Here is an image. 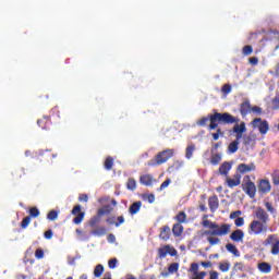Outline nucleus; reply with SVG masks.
I'll return each instance as SVG.
<instances>
[{
	"instance_id": "nucleus-1",
	"label": "nucleus",
	"mask_w": 279,
	"mask_h": 279,
	"mask_svg": "<svg viewBox=\"0 0 279 279\" xmlns=\"http://www.w3.org/2000/svg\"><path fill=\"white\" fill-rule=\"evenodd\" d=\"M202 226L203 228H208V230L202 232V236H207L209 245H219V243H221V239L218 236H227V234H230V230L232 229V225H219L208 220V215L203 216Z\"/></svg>"
},
{
	"instance_id": "nucleus-2",
	"label": "nucleus",
	"mask_w": 279,
	"mask_h": 279,
	"mask_svg": "<svg viewBox=\"0 0 279 279\" xmlns=\"http://www.w3.org/2000/svg\"><path fill=\"white\" fill-rule=\"evenodd\" d=\"M209 130H217L218 123H239V118L233 117L230 113H219L216 112L215 114L209 116Z\"/></svg>"
},
{
	"instance_id": "nucleus-3",
	"label": "nucleus",
	"mask_w": 279,
	"mask_h": 279,
	"mask_svg": "<svg viewBox=\"0 0 279 279\" xmlns=\"http://www.w3.org/2000/svg\"><path fill=\"white\" fill-rule=\"evenodd\" d=\"M267 230H269V226L265 225L260 220H252L247 228V233L251 236H258L259 234L267 233Z\"/></svg>"
},
{
	"instance_id": "nucleus-4",
	"label": "nucleus",
	"mask_w": 279,
	"mask_h": 279,
	"mask_svg": "<svg viewBox=\"0 0 279 279\" xmlns=\"http://www.w3.org/2000/svg\"><path fill=\"white\" fill-rule=\"evenodd\" d=\"M169 158H173V149H166L158 153L154 159L148 161V167L165 165Z\"/></svg>"
},
{
	"instance_id": "nucleus-5",
	"label": "nucleus",
	"mask_w": 279,
	"mask_h": 279,
	"mask_svg": "<svg viewBox=\"0 0 279 279\" xmlns=\"http://www.w3.org/2000/svg\"><path fill=\"white\" fill-rule=\"evenodd\" d=\"M242 189L244 193H246L247 196L251 198L256 197V184L252 182V179H250V175L244 177L242 182Z\"/></svg>"
},
{
	"instance_id": "nucleus-6",
	"label": "nucleus",
	"mask_w": 279,
	"mask_h": 279,
	"mask_svg": "<svg viewBox=\"0 0 279 279\" xmlns=\"http://www.w3.org/2000/svg\"><path fill=\"white\" fill-rule=\"evenodd\" d=\"M187 271L190 279H205L208 275L206 271H199V264L197 263H192Z\"/></svg>"
},
{
	"instance_id": "nucleus-7",
	"label": "nucleus",
	"mask_w": 279,
	"mask_h": 279,
	"mask_svg": "<svg viewBox=\"0 0 279 279\" xmlns=\"http://www.w3.org/2000/svg\"><path fill=\"white\" fill-rule=\"evenodd\" d=\"M251 125L254 130H258L260 134H267V132H269V122H267V120L255 118L251 122Z\"/></svg>"
},
{
	"instance_id": "nucleus-8",
	"label": "nucleus",
	"mask_w": 279,
	"mask_h": 279,
	"mask_svg": "<svg viewBox=\"0 0 279 279\" xmlns=\"http://www.w3.org/2000/svg\"><path fill=\"white\" fill-rule=\"evenodd\" d=\"M266 245H271V254L278 256L279 254V238L276 234H270L266 239Z\"/></svg>"
},
{
	"instance_id": "nucleus-9",
	"label": "nucleus",
	"mask_w": 279,
	"mask_h": 279,
	"mask_svg": "<svg viewBox=\"0 0 279 279\" xmlns=\"http://www.w3.org/2000/svg\"><path fill=\"white\" fill-rule=\"evenodd\" d=\"M255 217L257 221H260L262 223L266 225L269 223V214L263 209V207H257L255 209Z\"/></svg>"
},
{
	"instance_id": "nucleus-10",
	"label": "nucleus",
	"mask_w": 279,
	"mask_h": 279,
	"mask_svg": "<svg viewBox=\"0 0 279 279\" xmlns=\"http://www.w3.org/2000/svg\"><path fill=\"white\" fill-rule=\"evenodd\" d=\"M167 254H170V256H175L178 251H175L171 245H165L158 250L159 258H167Z\"/></svg>"
},
{
	"instance_id": "nucleus-11",
	"label": "nucleus",
	"mask_w": 279,
	"mask_h": 279,
	"mask_svg": "<svg viewBox=\"0 0 279 279\" xmlns=\"http://www.w3.org/2000/svg\"><path fill=\"white\" fill-rule=\"evenodd\" d=\"M72 215H75L76 217L73 219V223H75L76 226H80V223H82V221L84 220V213H82V206L76 205L73 209H72Z\"/></svg>"
},
{
	"instance_id": "nucleus-12",
	"label": "nucleus",
	"mask_w": 279,
	"mask_h": 279,
	"mask_svg": "<svg viewBox=\"0 0 279 279\" xmlns=\"http://www.w3.org/2000/svg\"><path fill=\"white\" fill-rule=\"evenodd\" d=\"M238 171L241 173H250V171H256V165H254V162H251L248 165L240 163L238 166Z\"/></svg>"
},
{
	"instance_id": "nucleus-13",
	"label": "nucleus",
	"mask_w": 279,
	"mask_h": 279,
	"mask_svg": "<svg viewBox=\"0 0 279 279\" xmlns=\"http://www.w3.org/2000/svg\"><path fill=\"white\" fill-rule=\"evenodd\" d=\"M244 236L245 233L241 229H238L230 234L231 241H234L235 243H242Z\"/></svg>"
},
{
	"instance_id": "nucleus-14",
	"label": "nucleus",
	"mask_w": 279,
	"mask_h": 279,
	"mask_svg": "<svg viewBox=\"0 0 279 279\" xmlns=\"http://www.w3.org/2000/svg\"><path fill=\"white\" fill-rule=\"evenodd\" d=\"M180 269V264L178 263H172L168 267V271H162L161 276L162 278H169L170 274H177V271Z\"/></svg>"
},
{
	"instance_id": "nucleus-15",
	"label": "nucleus",
	"mask_w": 279,
	"mask_h": 279,
	"mask_svg": "<svg viewBox=\"0 0 279 279\" xmlns=\"http://www.w3.org/2000/svg\"><path fill=\"white\" fill-rule=\"evenodd\" d=\"M226 182L230 189L239 186V184H241V174H234L232 179L227 177Z\"/></svg>"
},
{
	"instance_id": "nucleus-16",
	"label": "nucleus",
	"mask_w": 279,
	"mask_h": 279,
	"mask_svg": "<svg viewBox=\"0 0 279 279\" xmlns=\"http://www.w3.org/2000/svg\"><path fill=\"white\" fill-rule=\"evenodd\" d=\"M240 112L242 117H247V114L252 112V105L250 104V100H245L244 102L241 104Z\"/></svg>"
},
{
	"instance_id": "nucleus-17",
	"label": "nucleus",
	"mask_w": 279,
	"mask_h": 279,
	"mask_svg": "<svg viewBox=\"0 0 279 279\" xmlns=\"http://www.w3.org/2000/svg\"><path fill=\"white\" fill-rule=\"evenodd\" d=\"M208 206H209L211 213H215L217 210V208H219V197H217V195L209 197Z\"/></svg>"
},
{
	"instance_id": "nucleus-18",
	"label": "nucleus",
	"mask_w": 279,
	"mask_h": 279,
	"mask_svg": "<svg viewBox=\"0 0 279 279\" xmlns=\"http://www.w3.org/2000/svg\"><path fill=\"white\" fill-rule=\"evenodd\" d=\"M260 193H269L271 191V184L268 180H262L258 187Z\"/></svg>"
},
{
	"instance_id": "nucleus-19",
	"label": "nucleus",
	"mask_w": 279,
	"mask_h": 279,
	"mask_svg": "<svg viewBox=\"0 0 279 279\" xmlns=\"http://www.w3.org/2000/svg\"><path fill=\"white\" fill-rule=\"evenodd\" d=\"M169 236H171V229L167 226H163L161 228L159 239H162V241H169Z\"/></svg>"
},
{
	"instance_id": "nucleus-20",
	"label": "nucleus",
	"mask_w": 279,
	"mask_h": 279,
	"mask_svg": "<svg viewBox=\"0 0 279 279\" xmlns=\"http://www.w3.org/2000/svg\"><path fill=\"white\" fill-rule=\"evenodd\" d=\"M257 269L262 271V274H270L271 272V265L266 262H262L257 264Z\"/></svg>"
},
{
	"instance_id": "nucleus-21",
	"label": "nucleus",
	"mask_w": 279,
	"mask_h": 279,
	"mask_svg": "<svg viewBox=\"0 0 279 279\" xmlns=\"http://www.w3.org/2000/svg\"><path fill=\"white\" fill-rule=\"evenodd\" d=\"M141 184H144L145 186H151L154 182V178H151V174H144L140 178Z\"/></svg>"
},
{
	"instance_id": "nucleus-22",
	"label": "nucleus",
	"mask_w": 279,
	"mask_h": 279,
	"mask_svg": "<svg viewBox=\"0 0 279 279\" xmlns=\"http://www.w3.org/2000/svg\"><path fill=\"white\" fill-rule=\"evenodd\" d=\"M141 206H143V203L141 201L133 203L129 208L130 215H136V213L141 210Z\"/></svg>"
},
{
	"instance_id": "nucleus-23",
	"label": "nucleus",
	"mask_w": 279,
	"mask_h": 279,
	"mask_svg": "<svg viewBox=\"0 0 279 279\" xmlns=\"http://www.w3.org/2000/svg\"><path fill=\"white\" fill-rule=\"evenodd\" d=\"M230 169H232V166L229 162H223L220 167H219V173L220 175H228V173L230 172Z\"/></svg>"
},
{
	"instance_id": "nucleus-24",
	"label": "nucleus",
	"mask_w": 279,
	"mask_h": 279,
	"mask_svg": "<svg viewBox=\"0 0 279 279\" xmlns=\"http://www.w3.org/2000/svg\"><path fill=\"white\" fill-rule=\"evenodd\" d=\"M226 250L227 252H230V254H233V256H235L236 258L241 256V253H239V248H236L232 243L227 244Z\"/></svg>"
},
{
	"instance_id": "nucleus-25",
	"label": "nucleus",
	"mask_w": 279,
	"mask_h": 279,
	"mask_svg": "<svg viewBox=\"0 0 279 279\" xmlns=\"http://www.w3.org/2000/svg\"><path fill=\"white\" fill-rule=\"evenodd\" d=\"M246 128H245V122H241L240 124H235L233 126V132L234 134H243L244 132H246Z\"/></svg>"
},
{
	"instance_id": "nucleus-26",
	"label": "nucleus",
	"mask_w": 279,
	"mask_h": 279,
	"mask_svg": "<svg viewBox=\"0 0 279 279\" xmlns=\"http://www.w3.org/2000/svg\"><path fill=\"white\" fill-rule=\"evenodd\" d=\"M193 151H195V144L187 145L185 149V157L187 158V160H191V158H193Z\"/></svg>"
},
{
	"instance_id": "nucleus-27",
	"label": "nucleus",
	"mask_w": 279,
	"mask_h": 279,
	"mask_svg": "<svg viewBox=\"0 0 279 279\" xmlns=\"http://www.w3.org/2000/svg\"><path fill=\"white\" fill-rule=\"evenodd\" d=\"M172 232H173L174 236H180V234H182V232H184V227H182V225H180V223H177L173 226Z\"/></svg>"
},
{
	"instance_id": "nucleus-28",
	"label": "nucleus",
	"mask_w": 279,
	"mask_h": 279,
	"mask_svg": "<svg viewBox=\"0 0 279 279\" xmlns=\"http://www.w3.org/2000/svg\"><path fill=\"white\" fill-rule=\"evenodd\" d=\"M218 269L223 274L230 271V262H221L218 264Z\"/></svg>"
},
{
	"instance_id": "nucleus-29",
	"label": "nucleus",
	"mask_w": 279,
	"mask_h": 279,
	"mask_svg": "<svg viewBox=\"0 0 279 279\" xmlns=\"http://www.w3.org/2000/svg\"><path fill=\"white\" fill-rule=\"evenodd\" d=\"M104 275V265L98 264L94 269V276L95 278H101Z\"/></svg>"
},
{
	"instance_id": "nucleus-30",
	"label": "nucleus",
	"mask_w": 279,
	"mask_h": 279,
	"mask_svg": "<svg viewBox=\"0 0 279 279\" xmlns=\"http://www.w3.org/2000/svg\"><path fill=\"white\" fill-rule=\"evenodd\" d=\"M228 149H229V153H230V154H236V151H239V141L232 142V143L229 145Z\"/></svg>"
},
{
	"instance_id": "nucleus-31",
	"label": "nucleus",
	"mask_w": 279,
	"mask_h": 279,
	"mask_svg": "<svg viewBox=\"0 0 279 279\" xmlns=\"http://www.w3.org/2000/svg\"><path fill=\"white\" fill-rule=\"evenodd\" d=\"M126 189H129V191H136V180L130 178L126 182Z\"/></svg>"
},
{
	"instance_id": "nucleus-32",
	"label": "nucleus",
	"mask_w": 279,
	"mask_h": 279,
	"mask_svg": "<svg viewBox=\"0 0 279 279\" xmlns=\"http://www.w3.org/2000/svg\"><path fill=\"white\" fill-rule=\"evenodd\" d=\"M177 221L179 223H186V213L184 211H180L177 217H175Z\"/></svg>"
},
{
	"instance_id": "nucleus-33",
	"label": "nucleus",
	"mask_w": 279,
	"mask_h": 279,
	"mask_svg": "<svg viewBox=\"0 0 279 279\" xmlns=\"http://www.w3.org/2000/svg\"><path fill=\"white\" fill-rule=\"evenodd\" d=\"M271 108L272 110H279V94L271 100Z\"/></svg>"
},
{
	"instance_id": "nucleus-34",
	"label": "nucleus",
	"mask_w": 279,
	"mask_h": 279,
	"mask_svg": "<svg viewBox=\"0 0 279 279\" xmlns=\"http://www.w3.org/2000/svg\"><path fill=\"white\" fill-rule=\"evenodd\" d=\"M93 234H95L96 236H104V234H106V228L99 227L93 231Z\"/></svg>"
},
{
	"instance_id": "nucleus-35",
	"label": "nucleus",
	"mask_w": 279,
	"mask_h": 279,
	"mask_svg": "<svg viewBox=\"0 0 279 279\" xmlns=\"http://www.w3.org/2000/svg\"><path fill=\"white\" fill-rule=\"evenodd\" d=\"M114 165V160L112 159V157H108L105 161V169H107L108 171H110V169H112V166Z\"/></svg>"
},
{
	"instance_id": "nucleus-36",
	"label": "nucleus",
	"mask_w": 279,
	"mask_h": 279,
	"mask_svg": "<svg viewBox=\"0 0 279 279\" xmlns=\"http://www.w3.org/2000/svg\"><path fill=\"white\" fill-rule=\"evenodd\" d=\"M221 93H223V95H230V93H232V85L225 84L221 88Z\"/></svg>"
},
{
	"instance_id": "nucleus-37",
	"label": "nucleus",
	"mask_w": 279,
	"mask_h": 279,
	"mask_svg": "<svg viewBox=\"0 0 279 279\" xmlns=\"http://www.w3.org/2000/svg\"><path fill=\"white\" fill-rule=\"evenodd\" d=\"M28 213H29L28 217H34V218L40 217V210H38L36 207H32Z\"/></svg>"
},
{
	"instance_id": "nucleus-38",
	"label": "nucleus",
	"mask_w": 279,
	"mask_h": 279,
	"mask_svg": "<svg viewBox=\"0 0 279 279\" xmlns=\"http://www.w3.org/2000/svg\"><path fill=\"white\" fill-rule=\"evenodd\" d=\"M253 51L254 49L252 48V46H244L242 49L243 56H252Z\"/></svg>"
},
{
	"instance_id": "nucleus-39",
	"label": "nucleus",
	"mask_w": 279,
	"mask_h": 279,
	"mask_svg": "<svg viewBox=\"0 0 279 279\" xmlns=\"http://www.w3.org/2000/svg\"><path fill=\"white\" fill-rule=\"evenodd\" d=\"M47 218L50 221H56V219H58V211H56V210L49 211Z\"/></svg>"
},
{
	"instance_id": "nucleus-40",
	"label": "nucleus",
	"mask_w": 279,
	"mask_h": 279,
	"mask_svg": "<svg viewBox=\"0 0 279 279\" xmlns=\"http://www.w3.org/2000/svg\"><path fill=\"white\" fill-rule=\"evenodd\" d=\"M29 223H32V217L27 216L22 220L21 227L25 229Z\"/></svg>"
},
{
	"instance_id": "nucleus-41",
	"label": "nucleus",
	"mask_w": 279,
	"mask_h": 279,
	"mask_svg": "<svg viewBox=\"0 0 279 279\" xmlns=\"http://www.w3.org/2000/svg\"><path fill=\"white\" fill-rule=\"evenodd\" d=\"M117 263H119V260L117 258L109 259V262H108L109 269H117Z\"/></svg>"
},
{
	"instance_id": "nucleus-42",
	"label": "nucleus",
	"mask_w": 279,
	"mask_h": 279,
	"mask_svg": "<svg viewBox=\"0 0 279 279\" xmlns=\"http://www.w3.org/2000/svg\"><path fill=\"white\" fill-rule=\"evenodd\" d=\"M221 162V155L216 154L211 157V165H219Z\"/></svg>"
},
{
	"instance_id": "nucleus-43",
	"label": "nucleus",
	"mask_w": 279,
	"mask_h": 279,
	"mask_svg": "<svg viewBox=\"0 0 279 279\" xmlns=\"http://www.w3.org/2000/svg\"><path fill=\"white\" fill-rule=\"evenodd\" d=\"M241 215H243V211L241 210H235L233 213L230 214L229 218L230 219H239L241 218Z\"/></svg>"
},
{
	"instance_id": "nucleus-44",
	"label": "nucleus",
	"mask_w": 279,
	"mask_h": 279,
	"mask_svg": "<svg viewBox=\"0 0 279 279\" xmlns=\"http://www.w3.org/2000/svg\"><path fill=\"white\" fill-rule=\"evenodd\" d=\"M272 182L274 184H276V186H279V171L275 170V172L272 173Z\"/></svg>"
},
{
	"instance_id": "nucleus-45",
	"label": "nucleus",
	"mask_w": 279,
	"mask_h": 279,
	"mask_svg": "<svg viewBox=\"0 0 279 279\" xmlns=\"http://www.w3.org/2000/svg\"><path fill=\"white\" fill-rule=\"evenodd\" d=\"M234 223L236 228H242V226H245V219H243V217L236 218L234 220Z\"/></svg>"
},
{
	"instance_id": "nucleus-46",
	"label": "nucleus",
	"mask_w": 279,
	"mask_h": 279,
	"mask_svg": "<svg viewBox=\"0 0 279 279\" xmlns=\"http://www.w3.org/2000/svg\"><path fill=\"white\" fill-rule=\"evenodd\" d=\"M35 256L40 259V258H45V251H43V248H37L35 252Z\"/></svg>"
},
{
	"instance_id": "nucleus-47",
	"label": "nucleus",
	"mask_w": 279,
	"mask_h": 279,
	"mask_svg": "<svg viewBox=\"0 0 279 279\" xmlns=\"http://www.w3.org/2000/svg\"><path fill=\"white\" fill-rule=\"evenodd\" d=\"M171 184V179H167L159 187V191H165Z\"/></svg>"
},
{
	"instance_id": "nucleus-48",
	"label": "nucleus",
	"mask_w": 279,
	"mask_h": 279,
	"mask_svg": "<svg viewBox=\"0 0 279 279\" xmlns=\"http://www.w3.org/2000/svg\"><path fill=\"white\" fill-rule=\"evenodd\" d=\"M98 215H99V217H101L104 215H110V209H108L107 207L100 208V209H98Z\"/></svg>"
},
{
	"instance_id": "nucleus-49",
	"label": "nucleus",
	"mask_w": 279,
	"mask_h": 279,
	"mask_svg": "<svg viewBox=\"0 0 279 279\" xmlns=\"http://www.w3.org/2000/svg\"><path fill=\"white\" fill-rule=\"evenodd\" d=\"M220 136H223V133L221 132V129H218L217 133L213 134V138H214V141H219Z\"/></svg>"
},
{
	"instance_id": "nucleus-50",
	"label": "nucleus",
	"mask_w": 279,
	"mask_h": 279,
	"mask_svg": "<svg viewBox=\"0 0 279 279\" xmlns=\"http://www.w3.org/2000/svg\"><path fill=\"white\" fill-rule=\"evenodd\" d=\"M209 279H219V272L216 270L209 271Z\"/></svg>"
},
{
	"instance_id": "nucleus-51",
	"label": "nucleus",
	"mask_w": 279,
	"mask_h": 279,
	"mask_svg": "<svg viewBox=\"0 0 279 279\" xmlns=\"http://www.w3.org/2000/svg\"><path fill=\"white\" fill-rule=\"evenodd\" d=\"M251 112H254L255 114H260L263 112V109L258 106L251 107Z\"/></svg>"
},
{
	"instance_id": "nucleus-52",
	"label": "nucleus",
	"mask_w": 279,
	"mask_h": 279,
	"mask_svg": "<svg viewBox=\"0 0 279 279\" xmlns=\"http://www.w3.org/2000/svg\"><path fill=\"white\" fill-rule=\"evenodd\" d=\"M201 265L204 269H210L213 267V262H201Z\"/></svg>"
},
{
	"instance_id": "nucleus-53",
	"label": "nucleus",
	"mask_w": 279,
	"mask_h": 279,
	"mask_svg": "<svg viewBox=\"0 0 279 279\" xmlns=\"http://www.w3.org/2000/svg\"><path fill=\"white\" fill-rule=\"evenodd\" d=\"M210 121V118H202L197 121V125H206Z\"/></svg>"
},
{
	"instance_id": "nucleus-54",
	"label": "nucleus",
	"mask_w": 279,
	"mask_h": 279,
	"mask_svg": "<svg viewBox=\"0 0 279 279\" xmlns=\"http://www.w3.org/2000/svg\"><path fill=\"white\" fill-rule=\"evenodd\" d=\"M121 223H125V218L123 216L118 217V222L114 223L116 228H119Z\"/></svg>"
},
{
	"instance_id": "nucleus-55",
	"label": "nucleus",
	"mask_w": 279,
	"mask_h": 279,
	"mask_svg": "<svg viewBox=\"0 0 279 279\" xmlns=\"http://www.w3.org/2000/svg\"><path fill=\"white\" fill-rule=\"evenodd\" d=\"M250 64H252L253 66H256V64H258V58L256 57H252L248 60Z\"/></svg>"
},
{
	"instance_id": "nucleus-56",
	"label": "nucleus",
	"mask_w": 279,
	"mask_h": 279,
	"mask_svg": "<svg viewBox=\"0 0 279 279\" xmlns=\"http://www.w3.org/2000/svg\"><path fill=\"white\" fill-rule=\"evenodd\" d=\"M265 206H266L268 213H276V209L274 208L271 203H266Z\"/></svg>"
},
{
	"instance_id": "nucleus-57",
	"label": "nucleus",
	"mask_w": 279,
	"mask_h": 279,
	"mask_svg": "<svg viewBox=\"0 0 279 279\" xmlns=\"http://www.w3.org/2000/svg\"><path fill=\"white\" fill-rule=\"evenodd\" d=\"M243 143H244V145H250V143H252V136H250V135L244 136Z\"/></svg>"
},
{
	"instance_id": "nucleus-58",
	"label": "nucleus",
	"mask_w": 279,
	"mask_h": 279,
	"mask_svg": "<svg viewBox=\"0 0 279 279\" xmlns=\"http://www.w3.org/2000/svg\"><path fill=\"white\" fill-rule=\"evenodd\" d=\"M45 239H53V231H51V230H47L46 232H45Z\"/></svg>"
},
{
	"instance_id": "nucleus-59",
	"label": "nucleus",
	"mask_w": 279,
	"mask_h": 279,
	"mask_svg": "<svg viewBox=\"0 0 279 279\" xmlns=\"http://www.w3.org/2000/svg\"><path fill=\"white\" fill-rule=\"evenodd\" d=\"M233 268L235 270L243 271V263H235Z\"/></svg>"
},
{
	"instance_id": "nucleus-60",
	"label": "nucleus",
	"mask_w": 279,
	"mask_h": 279,
	"mask_svg": "<svg viewBox=\"0 0 279 279\" xmlns=\"http://www.w3.org/2000/svg\"><path fill=\"white\" fill-rule=\"evenodd\" d=\"M80 202H88V195L86 194H81L78 197Z\"/></svg>"
},
{
	"instance_id": "nucleus-61",
	"label": "nucleus",
	"mask_w": 279,
	"mask_h": 279,
	"mask_svg": "<svg viewBox=\"0 0 279 279\" xmlns=\"http://www.w3.org/2000/svg\"><path fill=\"white\" fill-rule=\"evenodd\" d=\"M108 241H109V243H114L117 241V238L114 236V234L110 233L108 235Z\"/></svg>"
},
{
	"instance_id": "nucleus-62",
	"label": "nucleus",
	"mask_w": 279,
	"mask_h": 279,
	"mask_svg": "<svg viewBox=\"0 0 279 279\" xmlns=\"http://www.w3.org/2000/svg\"><path fill=\"white\" fill-rule=\"evenodd\" d=\"M97 223H99V218H98V217H94V218L90 220V226H97Z\"/></svg>"
},
{
	"instance_id": "nucleus-63",
	"label": "nucleus",
	"mask_w": 279,
	"mask_h": 279,
	"mask_svg": "<svg viewBox=\"0 0 279 279\" xmlns=\"http://www.w3.org/2000/svg\"><path fill=\"white\" fill-rule=\"evenodd\" d=\"M235 141H241V138H243V133H235Z\"/></svg>"
},
{
	"instance_id": "nucleus-64",
	"label": "nucleus",
	"mask_w": 279,
	"mask_h": 279,
	"mask_svg": "<svg viewBox=\"0 0 279 279\" xmlns=\"http://www.w3.org/2000/svg\"><path fill=\"white\" fill-rule=\"evenodd\" d=\"M154 199H156V197L154 196V194L148 195V202H149L150 204H154Z\"/></svg>"
}]
</instances>
